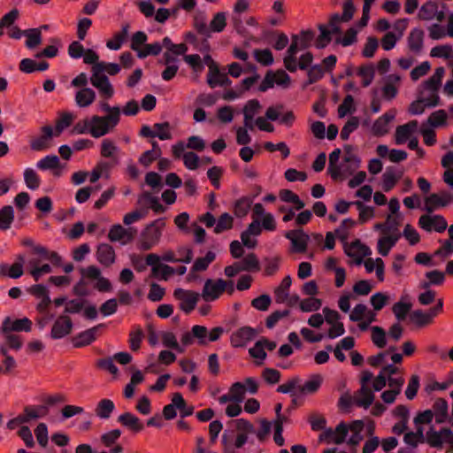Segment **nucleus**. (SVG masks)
<instances>
[{"label":"nucleus","mask_w":453,"mask_h":453,"mask_svg":"<svg viewBox=\"0 0 453 453\" xmlns=\"http://www.w3.org/2000/svg\"><path fill=\"white\" fill-rule=\"evenodd\" d=\"M119 71L120 65L119 64L104 61L97 63L91 67L90 83L98 89L103 97L110 99L114 95V88L105 73L110 75H116Z\"/></svg>","instance_id":"f257e3e1"},{"label":"nucleus","mask_w":453,"mask_h":453,"mask_svg":"<svg viewBox=\"0 0 453 453\" xmlns=\"http://www.w3.org/2000/svg\"><path fill=\"white\" fill-rule=\"evenodd\" d=\"M314 37L315 33L311 29L302 30L298 35H291V43L288 48L286 55L283 58L284 67L288 72H296V54L298 50H303L310 48Z\"/></svg>","instance_id":"f03ea898"},{"label":"nucleus","mask_w":453,"mask_h":453,"mask_svg":"<svg viewBox=\"0 0 453 453\" xmlns=\"http://www.w3.org/2000/svg\"><path fill=\"white\" fill-rule=\"evenodd\" d=\"M164 219H157L150 223L141 234V249L149 250L160 240L161 229L165 226Z\"/></svg>","instance_id":"7ed1b4c3"},{"label":"nucleus","mask_w":453,"mask_h":453,"mask_svg":"<svg viewBox=\"0 0 453 453\" xmlns=\"http://www.w3.org/2000/svg\"><path fill=\"white\" fill-rule=\"evenodd\" d=\"M119 122L115 116H93L89 120V134L94 138H99L107 134Z\"/></svg>","instance_id":"20e7f679"},{"label":"nucleus","mask_w":453,"mask_h":453,"mask_svg":"<svg viewBox=\"0 0 453 453\" xmlns=\"http://www.w3.org/2000/svg\"><path fill=\"white\" fill-rule=\"evenodd\" d=\"M175 299L180 301V309L187 314L195 310L199 299V294L192 290L176 288L173 291Z\"/></svg>","instance_id":"39448f33"},{"label":"nucleus","mask_w":453,"mask_h":453,"mask_svg":"<svg viewBox=\"0 0 453 453\" xmlns=\"http://www.w3.org/2000/svg\"><path fill=\"white\" fill-rule=\"evenodd\" d=\"M226 287V280L223 279H208L204 282L201 296L206 302L215 301L225 292Z\"/></svg>","instance_id":"423d86ee"},{"label":"nucleus","mask_w":453,"mask_h":453,"mask_svg":"<svg viewBox=\"0 0 453 453\" xmlns=\"http://www.w3.org/2000/svg\"><path fill=\"white\" fill-rule=\"evenodd\" d=\"M80 273L82 277H86L89 280H97L95 288L99 292H109L111 290L110 280L101 276V271L96 265H89L86 268L81 267Z\"/></svg>","instance_id":"0eeeda50"},{"label":"nucleus","mask_w":453,"mask_h":453,"mask_svg":"<svg viewBox=\"0 0 453 453\" xmlns=\"http://www.w3.org/2000/svg\"><path fill=\"white\" fill-rule=\"evenodd\" d=\"M426 441L434 448H441L443 442L453 445V432L449 428H442L441 431H434L430 428L426 432Z\"/></svg>","instance_id":"6e6552de"},{"label":"nucleus","mask_w":453,"mask_h":453,"mask_svg":"<svg viewBox=\"0 0 453 453\" xmlns=\"http://www.w3.org/2000/svg\"><path fill=\"white\" fill-rule=\"evenodd\" d=\"M284 236L291 242L292 250L296 253H304L307 250L309 235L303 229L290 230Z\"/></svg>","instance_id":"1a4fd4ad"},{"label":"nucleus","mask_w":453,"mask_h":453,"mask_svg":"<svg viewBox=\"0 0 453 453\" xmlns=\"http://www.w3.org/2000/svg\"><path fill=\"white\" fill-rule=\"evenodd\" d=\"M32 330V321L27 318L12 320L9 317L5 318L2 323L0 331L2 334L12 332H30Z\"/></svg>","instance_id":"9d476101"},{"label":"nucleus","mask_w":453,"mask_h":453,"mask_svg":"<svg viewBox=\"0 0 453 453\" xmlns=\"http://www.w3.org/2000/svg\"><path fill=\"white\" fill-rule=\"evenodd\" d=\"M42 134L30 140V148L35 151H42L49 149L51 144L53 128L50 126H44L41 128Z\"/></svg>","instance_id":"9b49d317"},{"label":"nucleus","mask_w":453,"mask_h":453,"mask_svg":"<svg viewBox=\"0 0 453 453\" xmlns=\"http://www.w3.org/2000/svg\"><path fill=\"white\" fill-rule=\"evenodd\" d=\"M72 329L73 322L70 317L61 315L54 322L50 331V336L52 339H61L68 335L72 332Z\"/></svg>","instance_id":"f8f14e48"},{"label":"nucleus","mask_w":453,"mask_h":453,"mask_svg":"<svg viewBox=\"0 0 453 453\" xmlns=\"http://www.w3.org/2000/svg\"><path fill=\"white\" fill-rule=\"evenodd\" d=\"M257 335L256 329L250 326H242L232 334L230 342L233 347H244L247 342H250Z\"/></svg>","instance_id":"ddd939ff"},{"label":"nucleus","mask_w":453,"mask_h":453,"mask_svg":"<svg viewBox=\"0 0 453 453\" xmlns=\"http://www.w3.org/2000/svg\"><path fill=\"white\" fill-rule=\"evenodd\" d=\"M154 128L160 132L156 133L149 126L144 125L140 130V135L150 138L158 137L160 140H170L172 138L169 122L156 123L154 124Z\"/></svg>","instance_id":"4468645a"},{"label":"nucleus","mask_w":453,"mask_h":453,"mask_svg":"<svg viewBox=\"0 0 453 453\" xmlns=\"http://www.w3.org/2000/svg\"><path fill=\"white\" fill-rule=\"evenodd\" d=\"M105 327L104 324H98L89 329L78 334L73 339V344L75 348H81L91 344L96 339V333L100 328Z\"/></svg>","instance_id":"2eb2a0df"},{"label":"nucleus","mask_w":453,"mask_h":453,"mask_svg":"<svg viewBox=\"0 0 453 453\" xmlns=\"http://www.w3.org/2000/svg\"><path fill=\"white\" fill-rule=\"evenodd\" d=\"M403 172L397 170L394 166L387 167L382 174V188L385 192H388L394 188L398 180L403 177Z\"/></svg>","instance_id":"dca6fc26"},{"label":"nucleus","mask_w":453,"mask_h":453,"mask_svg":"<svg viewBox=\"0 0 453 453\" xmlns=\"http://www.w3.org/2000/svg\"><path fill=\"white\" fill-rule=\"evenodd\" d=\"M96 256L97 261L106 267L111 265L116 258L114 249L108 243H100L97 246Z\"/></svg>","instance_id":"f3484780"},{"label":"nucleus","mask_w":453,"mask_h":453,"mask_svg":"<svg viewBox=\"0 0 453 453\" xmlns=\"http://www.w3.org/2000/svg\"><path fill=\"white\" fill-rule=\"evenodd\" d=\"M395 111L391 110L376 119L372 127V131L376 136H382L388 132V124L395 119Z\"/></svg>","instance_id":"a211bd4d"},{"label":"nucleus","mask_w":453,"mask_h":453,"mask_svg":"<svg viewBox=\"0 0 453 453\" xmlns=\"http://www.w3.org/2000/svg\"><path fill=\"white\" fill-rule=\"evenodd\" d=\"M60 160L56 155H48L36 163V167L42 171H53V175L59 177L62 174Z\"/></svg>","instance_id":"6ab92c4d"},{"label":"nucleus","mask_w":453,"mask_h":453,"mask_svg":"<svg viewBox=\"0 0 453 453\" xmlns=\"http://www.w3.org/2000/svg\"><path fill=\"white\" fill-rule=\"evenodd\" d=\"M425 33L421 28H413L407 38L409 50L416 55L423 50Z\"/></svg>","instance_id":"aec40b11"},{"label":"nucleus","mask_w":453,"mask_h":453,"mask_svg":"<svg viewBox=\"0 0 453 453\" xmlns=\"http://www.w3.org/2000/svg\"><path fill=\"white\" fill-rule=\"evenodd\" d=\"M118 422L134 433H139L144 429L140 418L131 412H124L118 417Z\"/></svg>","instance_id":"412c9836"},{"label":"nucleus","mask_w":453,"mask_h":453,"mask_svg":"<svg viewBox=\"0 0 453 453\" xmlns=\"http://www.w3.org/2000/svg\"><path fill=\"white\" fill-rule=\"evenodd\" d=\"M343 149L345 152L344 162L349 164V165L342 166L343 173H346L347 175H351L355 170L359 168L361 160L352 152L353 147L351 145L345 144Z\"/></svg>","instance_id":"4be33fe9"},{"label":"nucleus","mask_w":453,"mask_h":453,"mask_svg":"<svg viewBox=\"0 0 453 453\" xmlns=\"http://www.w3.org/2000/svg\"><path fill=\"white\" fill-rule=\"evenodd\" d=\"M418 127L417 120H411L404 125L398 126L395 129V142L396 144L404 143L411 134L416 130Z\"/></svg>","instance_id":"5701e85b"},{"label":"nucleus","mask_w":453,"mask_h":453,"mask_svg":"<svg viewBox=\"0 0 453 453\" xmlns=\"http://www.w3.org/2000/svg\"><path fill=\"white\" fill-rule=\"evenodd\" d=\"M50 412L46 404L27 405L24 407L23 415L27 419V423L33 419H37L47 416Z\"/></svg>","instance_id":"b1692460"},{"label":"nucleus","mask_w":453,"mask_h":453,"mask_svg":"<svg viewBox=\"0 0 453 453\" xmlns=\"http://www.w3.org/2000/svg\"><path fill=\"white\" fill-rule=\"evenodd\" d=\"M137 203L139 204H145L148 203L150 208L156 213H163L165 211V207L163 206L157 196H153L150 192L144 191L138 197Z\"/></svg>","instance_id":"393cba45"},{"label":"nucleus","mask_w":453,"mask_h":453,"mask_svg":"<svg viewBox=\"0 0 453 453\" xmlns=\"http://www.w3.org/2000/svg\"><path fill=\"white\" fill-rule=\"evenodd\" d=\"M292 283V279L287 275L281 280L280 286L274 289V298L277 303H283L288 300L289 296V288Z\"/></svg>","instance_id":"a878e982"},{"label":"nucleus","mask_w":453,"mask_h":453,"mask_svg":"<svg viewBox=\"0 0 453 453\" xmlns=\"http://www.w3.org/2000/svg\"><path fill=\"white\" fill-rule=\"evenodd\" d=\"M433 412L435 416V422L444 423L448 418V403L444 398H437L433 404Z\"/></svg>","instance_id":"bb28decb"},{"label":"nucleus","mask_w":453,"mask_h":453,"mask_svg":"<svg viewBox=\"0 0 453 453\" xmlns=\"http://www.w3.org/2000/svg\"><path fill=\"white\" fill-rule=\"evenodd\" d=\"M207 83L211 88H214L217 86H230L232 81L228 78L227 74L225 73H220L219 68L218 67V73H207Z\"/></svg>","instance_id":"cd10ccee"},{"label":"nucleus","mask_w":453,"mask_h":453,"mask_svg":"<svg viewBox=\"0 0 453 453\" xmlns=\"http://www.w3.org/2000/svg\"><path fill=\"white\" fill-rule=\"evenodd\" d=\"M96 99V93L90 88H83L77 91L75 102L80 107L89 106Z\"/></svg>","instance_id":"c85d7f7f"},{"label":"nucleus","mask_w":453,"mask_h":453,"mask_svg":"<svg viewBox=\"0 0 453 453\" xmlns=\"http://www.w3.org/2000/svg\"><path fill=\"white\" fill-rule=\"evenodd\" d=\"M129 27L128 23H124L121 30L116 33L111 40L107 42L106 46L111 50H119L127 37Z\"/></svg>","instance_id":"c756f323"},{"label":"nucleus","mask_w":453,"mask_h":453,"mask_svg":"<svg viewBox=\"0 0 453 453\" xmlns=\"http://www.w3.org/2000/svg\"><path fill=\"white\" fill-rule=\"evenodd\" d=\"M323 381L320 374H312L309 380L305 381L303 385L299 386L298 389L302 394H314L319 390Z\"/></svg>","instance_id":"7c9ffc66"},{"label":"nucleus","mask_w":453,"mask_h":453,"mask_svg":"<svg viewBox=\"0 0 453 453\" xmlns=\"http://www.w3.org/2000/svg\"><path fill=\"white\" fill-rule=\"evenodd\" d=\"M357 393L362 396L355 399V404L365 409L369 408L374 401V395L366 385H362Z\"/></svg>","instance_id":"2f4dec72"},{"label":"nucleus","mask_w":453,"mask_h":453,"mask_svg":"<svg viewBox=\"0 0 453 453\" xmlns=\"http://www.w3.org/2000/svg\"><path fill=\"white\" fill-rule=\"evenodd\" d=\"M410 318L418 327H423L430 325L434 317L430 311L424 312L422 310H415L411 313Z\"/></svg>","instance_id":"473e14b6"},{"label":"nucleus","mask_w":453,"mask_h":453,"mask_svg":"<svg viewBox=\"0 0 453 453\" xmlns=\"http://www.w3.org/2000/svg\"><path fill=\"white\" fill-rule=\"evenodd\" d=\"M24 36L27 37L25 45L27 49H35L42 43V35L40 28H29L24 30Z\"/></svg>","instance_id":"72a5a7b5"},{"label":"nucleus","mask_w":453,"mask_h":453,"mask_svg":"<svg viewBox=\"0 0 453 453\" xmlns=\"http://www.w3.org/2000/svg\"><path fill=\"white\" fill-rule=\"evenodd\" d=\"M445 73L444 67H437L434 73V74L424 82V87L426 89L431 90L433 92H436L441 83V79Z\"/></svg>","instance_id":"f704fd0d"},{"label":"nucleus","mask_w":453,"mask_h":453,"mask_svg":"<svg viewBox=\"0 0 453 453\" xmlns=\"http://www.w3.org/2000/svg\"><path fill=\"white\" fill-rule=\"evenodd\" d=\"M114 403L110 399H102L96 405L95 412L96 416L103 419H107L111 417L114 411Z\"/></svg>","instance_id":"c9c22d12"},{"label":"nucleus","mask_w":453,"mask_h":453,"mask_svg":"<svg viewBox=\"0 0 453 453\" xmlns=\"http://www.w3.org/2000/svg\"><path fill=\"white\" fill-rule=\"evenodd\" d=\"M14 219L12 206L5 205L0 210V230L5 231L11 227Z\"/></svg>","instance_id":"e433bc0d"},{"label":"nucleus","mask_w":453,"mask_h":453,"mask_svg":"<svg viewBox=\"0 0 453 453\" xmlns=\"http://www.w3.org/2000/svg\"><path fill=\"white\" fill-rule=\"evenodd\" d=\"M325 74V71L320 65H313L307 70V81L303 83V88L314 84L320 81Z\"/></svg>","instance_id":"4c0bfd02"},{"label":"nucleus","mask_w":453,"mask_h":453,"mask_svg":"<svg viewBox=\"0 0 453 453\" xmlns=\"http://www.w3.org/2000/svg\"><path fill=\"white\" fill-rule=\"evenodd\" d=\"M399 234L395 236H386L380 238L378 241V252L381 256H388L390 250L395 245L396 242L399 239Z\"/></svg>","instance_id":"58836bf2"},{"label":"nucleus","mask_w":453,"mask_h":453,"mask_svg":"<svg viewBox=\"0 0 453 453\" xmlns=\"http://www.w3.org/2000/svg\"><path fill=\"white\" fill-rule=\"evenodd\" d=\"M51 45L47 46L42 51L35 54L36 58H55L58 54V46L61 45V40L57 37L50 38Z\"/></svg>","instance_id":"ea45409f"},{"label":"nucleus","mask_w":453,"mask_h":453,"mask_svg":"<svg viewBox=\"0 0 453 453\" xmlns=\"http://www.w3.org/2000/svg\"><path fill=\"white\" fill-rule=\"evenodd\" d=\"M240 269L246 272H257L260 270L259 261L255 253H249L239 264Z\"/></svg>","instance_id":"a19ab883"},{"label":"nucleus","mask_w":453,"mask_h":453,"mask_svg":"<svg viewBox=\"0 0 453 453\" xmlns=\"http://www.w3.org/2000/svg\"><path fill=\"white\" fill-rule=\"evenodd\" d=\"M234 226V218L227 212L222 213L214 226V233L220 234L224 231L230 230Z\"/></svg>","instance_id":"79ce46f5"},{"label":"nucleus","mask_w":453,"mask_h":453,"mask_svg":"<svg viewBox=\"0 0 453 453\" xmlns=\"http://www.w3.org/2000/svg\"><path fill=\"white\" fill-rule=\"evenodd\" d=\"M216 258V255L212 251H208L203 257H198L193 264L191 268L192 272H203L205 271L209 265L212 263Z\"/></svg>","instance_id":"37998d69"},{"label":"nucleus","mask_w":453,"mask_h":453,"mask_svg":"<svg viewBox=\"0 0 453 453\" xmlns=\"http://www.w3.org/2000/svg\"><path fill=\"white\" fill-rule=\"evenodd\" d=\"M436 9H438V4L435 2L427 1L421 6L418 18L423 20H431L436 15Z\"/></svg>","instance_id":"c03bdc74"},{"label":"nucleus","mask_w":453,"mask_h":453,"mask_svg":"<svg viewBox=\"0 0 453 453\" xmlns=\"http://www.w3.org/2000/svg\"><path fill=\"white\" fill-rule=\"evenodd\" d=\"M445 206H447V202H443L439 194L434 193L425 198V210L427 212H432L436 208Z\"/></svg>","instance_id":"a18cd8bd"},{"label":"nucleus","mask_w":453,"mask_h":453,"mask_svg":"<svg viewBox=\"0 0 453 453\" xmlns=\"http://www.w3.org/2000/svg\"><path fill=\"white\" fill-rule=\"evenodd\" d=\"M126 228H124L119 224H116L110 228L108 233V239L112 242H119L122 245H126L127 243H124L126 240Z\"/></svg>","instance_id":"49530a36"},{"label":"nucleus","mask_w":453,"mask_h":453,"mask_svg":"<svg viewBox=\"0 0 453 453\" xmlns=\"http://www.w3.org/2000/svg\"><path fill=\"white\" fill-rule=\"evenodd\" d=\"M253 55L256 61L261 64L262 65L269 66L273 64V56L269 49H256L253 51Z\"/></svg>","instance_id":"de8ad7c7"},{"label":"nucleus","mask_w":453,"mask_h":453,"mask_svg":"<svg viewBox=\"0 0 453 453\" xmlns=\"http://www.w3.org/2000/svg\"><path fill=\"white\" fill-rule=\"evenodd\" d=\"M24 180L31 190L37 189L41 185V180L36 172L32 168H27L24 172Z\"/></svg>","instance_id":"09e8293b"},{"label":"nucleus","mask_w":453,"mask_h":453,"mask_svg":"<svg viewBox=\"0 0 453 453\" xmlns=\"http://www.w3.org/2000/svg\"><path fill=\"white\" fill-rule=\"evenodd\" d=\"M371 338L372 343L380 349H382L387 345L386 332L379 326L372 327Z\"/></svg>","instance_id":"8fccbe9b"},{"label":"nucleus","mask_w":453,"mask_h":453,"mask_svg":"<svg viewBox=\"0 0 453 453\" xmlns=\"http://www.w3.org/2000/svg\"><path fill=\"white\" fill-rule=\"evenodd\" d=\"M322 301L319 298L310 296L302 300L299 303L300 310L303 312L316 311L320 309Z\"/></svg>","instance_id":"3c124183"},{"label":"nucleus","mask_w":453,"mask_h":453,"mask_svg":"<svg viewBox=\"0 0 453 453\" xmlns=\"http://www.w3.org/2000/svg\"><path fill=\"white\" fill-rule=\"evenodd\" d=\"M252 201L249 197H242L234 203V212L238 218L245 217L250 208Z\"/></svg>","instance_id":"603ef678"},{"label":"nucleus","mask_w":453,"mask_h":453,"mask_svg":"<svg viewBox=\"0 0 453 453\" xmlns=\"http://www.w3.org/2000/svg\"><path fill=\"white\" fill-rule=\"evenodd\" d=\"M226 26V13L225 12H217L211 23H210V32L212 31V32H216V33H220L222 32L225 27Z\"/></svg>","instance_id":"864d4df0"},{"label":"nucleus","mask_w":453,"mask_h":453,"mask_svg":"<svg viewBox=\"0 0 453 453\" xmlns=\"http://www.w3.org/2000/svg\"><path fill=\"white\" fill-rule=\"evenodd\" d=\"M246 387L242 382H234L229 388L233 402L240 403L244 400Z\"/></svg>","instance_id":"5fc2aeb1"},{"label":"nucleus","mask_w":453,"mask_h":453,"mask_svg":"<svg viewBox=\"0 0 453 453\" xmlns=\"http://www.w3.org/2000/svg\"><path fill=\"white\" fill-rule=\"evenodd\" d=\"M412 304L411 303H403L402 301L396 302L393 307L392 311L398 321L405 319L407 314L411 309Z\"/></svg>","instance_id":"6e6d98bb"},{"label":"nucleus","mask_w":453,"mask_h":453,"mask_svg":"<svg viewBox=\"0 0 453 453\" xmlns=\"http://www.w3.org/2000/svg\"><path fill=\"white\" fill-rule=\"evenodd\" d=\"M319 30L320 31V35L318 36L316 41V47L318 49H324L332 41L331 32L327 29V27L319 24L318 26Z\"/></svg>","instance_id":"4d7b16f0"},{"label":"nucleus","mask_w":453,"mask_h":453,"mask_svg":"<svg viewBox=\"0 0 453 453\" xmlns=\"http://www.w3.org/2000/svg\"><path fill=\"white\" fill-rule=\"evenodd\" d=\"M162 51V45L160 42H156L150 44H144L142 50H139L137 57L139 58H145L148 56H157Z\"/></svg>","instance_id":"13d9d810"},{"label":"nucleus","mask_w":453,"mask_h":453,"mask_svg":"<svg viewBox=\"0 0 453 453\" xmlns=\"http://www.w3.org/2000/svg\"><path fill=\"white\" fill-rule=\"evenodd\" d=\"M374 67L372 65H361L358 68L357 74L363 78L362 84L364 87H368L374 78Z\"/></svg>","instance_id":"bf43d9fd"},{"label":"nucleus","mask_w":453,"mask_h":453,"mask_svg":"<svg viewBox=\"0 0 453 453\" xmlns=\"http://www.w3.org/2000/svg\"><path fill=\"white\" fill-rule=\"evenodd\" d=\"M353 203H354V205L357 206V210L359 211L358 220H359L360 223H365L368 219L373 218V216H374V210H373L372 207L365 206L360 201H356Z\"/></svg>","instance_id":"052dcab7"},{"label":"nucleus","mask_w":453,"mask_h":453,"mask_svg":"<svg viewBox=\"0 0 453 453\" xmlns=\"http://www.w3.org/2000/svg\"><path fill=\"white\" fill-rule=\"evenodd\" d=\"M354 98L351 95H347L342 103L338 107V116L340 118L345 117L348 113L355 111Z\"/></svg>","instance_id":"680f3d73"},{"label":"nucleus","mask_w":453,"mask_h":453,"mask_svg":"<svg viewBox=\"0 0 453 453\" xmlns=\"http://www.w3.org/2000/svg\"><path fill=\"white\" fill-rule=\"evenodd\" d=\"M359 126V119L357 117H351L343 126L341 131V139L346 141L349 139V134L354 132Z\"/></svg>","instance_id":"e2e57ef3"},{"label":"nucleus","mask_w":453,"mask_h":453,"mask_svg":"<svg viewBox=\"0 0 453 453\" xmlns=\"http://www.w3.org/2000/svg\"><path fill=\"white\" fill-rule=\"evenodd\" d=\"M148 40L147 35L143 31H138L134 33L131 38L130 48L139 54V50H142V45H144Z\"/></svg>","instance_id":"0e129e2a"},{"label":"nucleus","mask_w":453,"mask_h":453,"mask_svg":"<svg viewBox=\"0 0 453 453\" xmlns=\"http://www.w3.org/2000/svg\"><path fill=\"white\" fill-rule=\"evenodd\" d=\"M162 342L164 346L173 349L180 353L184 351V349L180 346L174 334L172 332H164L162 334Z\"/></svg>","instance_id":"69168bd1"},{"label":"nucleus","mask_w":453,"mask_h":453,"mask_svg":"<svg viewBox=\"0 0 453 453\" xmlns=\"http://www.w3.org/2000/svg\"><path fill=\"white\" fill-rule=\"evenodd\" d=\"M446 119V111L444 110H438L430 114L427 119V123L434 127H438L444 125Z\"/></svg>","instance_id":"338daca9"},{"label":"nucleus","mask_w":453,"mask_h":453,"mask_svg":"<svg viewBox=\"0 0 453 453\" xmlns=\"http://www.w3.org/2000/svg\"><path fill=\"white\" fill-rule=\"evenodd\" d=\"M272 299L269 295L264 294L251 301V306L258 311H265L269 309Z\"/></svg>","instance_id":"774afa93"}]
</instances>
